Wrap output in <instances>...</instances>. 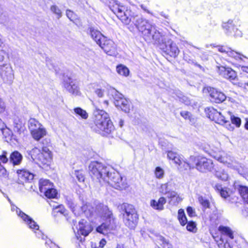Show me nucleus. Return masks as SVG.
<instances>
[{
	"label": "nucleus",
	"mask_w": 248,
	"mask_h": 248,
	"mask_svg": "<svg viewBox=\"0 0 248 248\" xmlns=\"http://www.w3.org/2000/svg\"><path fill=\"white\" fill-rule=\"evenodd\" d=\"M216 191L219 193L222 198L227 199L230 196L229 189L227 187H223L221 185L217 184L214 187Z\"/></svg>",
	"instance_id": "obj_30"
},
{
	"label": "nucleus",
	"mask_w": 248,
	"mask_h": 248,
	"mask_svg": "<svg viewBox=\"0 0 248 248\" xmlns=\"http://www.w3.org/2000/svg\"><path fill=\"white\" fill-rule=\"evenodd\" d=\"M22 160V155L17 151L13 152L10 157V161L14 165H17L20 164Z\"/></svg>",
	"instance_id": "obj_31"
},
{
	"label": "nucleus",
	"mask_w": 248,
	"mask_h": 248,
	"mask_svg": "<svg viewBox=\"0 0 248 248\" xmlns=\"http://www.w3.org/2000/svg\"><path fill=\"white\" fill-rule=\"evenodd\" d=\"M166 203V200L164 197H160L157 201L152 200L150 201V206L154 209L161 211L164 209V205Z\"/></svg>",
	"instance_id": "obj_27"
},
{
	"label": "nucleus",
	"mask_w": 248,
	"mask_h": 248,
	"mask_svg": "<svg viewBox=\"0 0 248 248\" xmlns=\"http://www.w3.org/2000/svg\"><path fill=\"white\" fill-rule=\"evenodd\" d=\"M180 100L186 105H188L190 103V101L189 99L185 96H183L182 97H180Z\"/></svg>",
	"instance_id": "obj_57"
},
{
	"label": "nucleus",
	"mask_w": 248,
	"mask_h": 248,
	"mask_svg": "<svg viewBox=\"0 0 248 248\" xmlns=\"http://www.w3.org/2000/svg\"><path fill=\"white\" fill-rule=\"evenodd\" d=\"M215 175L218 179L222 181H227L229 178L228 173L222 169H219L216 170Z\"/></svg>",
	"instance_id": "obj_34"
},
{
	"label": "nucleus",
	"mask_w": 248,
	"mask_h": 248,
	"mask_svg": "<svg viewBox=\"0 0 248 248\" xmlns=\"http://www.w3.org/2000/svg\"><path fill=\"white\" fill-rule=\"evenodd\" d=\"M50 11L55 14L58 19L61 18L62 16V13L60 8L56 5H53L50 7Z\"/></svg>",
	"instance_id": "obj_43"
},
{
	"label": "nucleus",
	"mask_w": 248,
	"mask_h": 248,
	"mask_svg": "<svg viewBox=\"0 0 248 248\" xmlns=\"http://www.w3.org/2000/svg\"><path fill=\"white\" fill-rule=\"evenodd\" d=\"M94 124L93 130L103 135L109 134L114 130L108 114L103 110L94 112Z\"/></svg>",
	"instance_id": "obj_2"
},
{
	"label": "nucleus",
	"mask_w": 248,
	"mask_h": 248,
	"mask_svg": "<svg viewBox=\"0 0 248 248\" xmlns=\"http://www.w3.org/2000/svg\"><path fill=\"white\" fill-rule=\"evenodd\" d=\"M140 7L143 10L146 12L147 13L152 14V13L150 12L149 10H148L147 7L146 6H144V5L142 4L141 5Z\"/></svg>",
	"instance_id": "obj_61"
},
{
	"label": "nucleus",
	"mask_w": 248,
	"mask_h": 248,
	"mask_svg": "<svg viewBox=\"0 0 248 248\" xmlns=\"http://www.w3.org/2000/svg\"><path fill=\"white\" fill-rule=\"evenodd\" d=\"M66 15L67 17L72 21H74L77 18V16L73 11L67 10Z\"/></svg>",
	"instance_id": "obj_50"
},
{
	"label": "nucleus",
	"mask_w": 248,
	"mask_h": 248,
	"mask_svg": "<svg viewBox=\"0 0 248 248\" xmlns=\"http://www.w3.org/2000/svg\"><path fill=\"white\" fill-rule=\"evenodd\" d=\"M167 194H168V197L169 198L171 199L170 202H173V199L175 198H176L177 202H179L182 200V199L180 198V197L179 196L177 193L175 191H169Z\"/></svg>",
	"instance_id": "obj_48"
},
{
	"label": "nucleus",
	"mask_w": 248,
	"mask_h": 248,
	"mask_svg": "<svg viewBox=\"0 0 248 248\" xmlns=\"http://www.w3.org/2000/svg\"><path fill=\"white\" fill-rule=\"evenodd\" d=\"M19 183H23L27 181L32 180L34 175L32 173L25 170H17Z\"/></svg>",
	"instance_id": "obj_24"
},
{
	"label": "nucleus",
	"mask_w": 248,
	"mask_h": 248,
	"mask_svg": "<svg viewBox=\"0 0 248 248\" xmlns=\"http://www.w3.org/2000/svg\"><path fill=\"white\" fill-rule=\"evenodd\" d=\"M5 106L4 102L0 99V113L3 112L5 110Z\"/></svg>",
	"instance_id": "obj_60"
},
{
	"label": "nucleus",
	"mask_w": 248,
	"mask_h": 248,
	"mask_svg": "<svg viewBox=\"0 0 248 248\" xmlns=\"http://www.w3.org/2000/svg\"><path fill=\"white\" fill-rule=\"evenodd\" d=\"M7 152L3 151L2 154L0 155V177H6L7 176V170L5 168L1 165V163H6L8 159L7 157Z\"/></svg>",
	"instance_id": "obj_29"
},
{
	"label": "nucleus",
	"mask_w": 248,
	"mask_h": 248,
	"mask_svg": "<svg viewBox=\"0 0 248 248\" xmlns=\"http://www.w3.org/2000/svg\"><path fill=\"white\" fill-rule=\"evenodd\" d=\"M157 241L163 248H172V245L162 236H158Z\"/></svg>",
	"instance_id": "obj_40"
},
{
	"label": "nucleus",
	"mask_w": 248,
	"mask_h": 248,
	"mask_svg": "<svg viewBox=\"0 0 248 248\" xmlns=\"http://www.w3.org/2000/svg\"><path fill=\"white\" fill-rule=\"evenodd\" d=\"M241 70L248 73V67L247 66H242Z\"/></svg>",
	"instance_id": "obj_64"
},
{
	"label": "nucleus",
	"mask_w": 248,
	"mask_h": 248,
	"mask_svg": "<svg viewBox=\"0 0 248 248\" xmlns=\"http://www.w3.org/2000/svg\"><path fill=\"white\" fill-rule=\"evenodd\" d=\"M184 60L189 63L194 64L201 69L202 68V66L200 64H198L197 62H196L195 60L188 54H184Z\"/></svg>",
	"instance_id": "obj_41"
},
{
	"label": "nucleus",
	"mask_w": 248,
	"mask_h": 248,
	"mask_svg": "<svg viewBox=\"0 0 248 248\" xmlns=\"http://www.w3.org/2000/svg\"><path fill=\"white\" fill-rule=\"evenodd\" d=\"M187 224L186 226V229L187 231L189 232H194V230L196 229V224L195 222L193 221H189L187 222Z\"/></svg>",
	"instance_id": "obj_53"
},
{
	"label": "nucleus",
	"mask_w": 248,
	"mask_h": 248,
	"mask_svg": "<svg viewBox=\"0 0 248 248\" xmlns=\"http://www.w3.org/2000/svg\"><path fill=\"white\" fill-rule=\"evenodd\" d=\"M90 33L92 38L98 45L101 44V41L103 39H105V37L99 31L93 28H90Z\"/></svg>",
	"instance_id": "obj_28"
},
{
	"label": "nucleus",
	"mask_w": 248,
	"mask_h": 248,
	"mask_svg": "<svg viewBox=\"0 0 248 248\" xmlns=\"http://www.w3.org/2000/svg\"><path fill=\"white\" fill-rule=\"evenodd\" d=\"M45 196L48 198H54L56 197L57 192L56 190L52 187L46 189L44 192H43Z\"/></svg>",
	"instance_id": "obj_39"
},
{
	"label": "nucleus",
	"mask_w": 248,
	"mask_h": 248,
	"mask_svg": "<svg viewBox=\"0 0 248 248\" xmlns=\"http://www.w3.org/2000/svg\"><path fill=\"white\" fill-rule=\"evenodd\" d=\"M178 154H178L176 152L169 151L167 153V157L169 160H172L173 161L174 159L175 158V157H176V156H177Z\"/></svg>",
	"instance_id": "obj_54"
},
{
	"label": "nucleus",
	"mask_w": 248,
	"mask_h": 248,
	"mask_svg": "<svg viewBox=\"0 0 248 248\" xmlns=\"http://www.w3.org/2000/svg\"><path fill=\"white\" fill-rule=\"evenodd\" d=\"M239 192L244 201L248 204V188L244 186H240Z\"/></svg>",
	"instance_id": "obj_36"
},
{
	"label": "nucleus",
	"mask_w": 248,
	"mask_h": 248,
	"mask_svg": "<svg viewBox=\"0 0 248 248\" xmlns=\"http://www.w3.org/2000/svg\"><path fill=\"white\" fill-rule=\"evenodd\" d=\"M116 227V220H111L110 223L106 221L96 228V231L100 233L107 234L108 231L114 230Z\"/></svg>",
	"instance_id": "obj_22"
},
{
	"label": "nucleus",
	"mask_w": 248,
	"mask_h": 248,
	"mask_svg": "<svg viewBox=\"0 0 248 248\" xmlns=\"http://www.w3.org/2000/svg\"><path fill=\"white\" fill-rule=\"evenodd\" d=\"M31 158L37 163L49 165L52 159V154L46 147H43L42 150L35 147L31 151Z\"/></svg>",
	"instance_id": "obj_5"
},
{
	"label": "nucleus",
	"mask_w": 248,
	"mask_h": 248,
	"mask_svg": "<svg viewBox=\"0 0 248 248\" xmlns=\"http://www.w3.org/2000/svg\"><path fill=\"white\" fill-rule=\"evenodd\" d=\"M198 201L203 208H207L210 206V202L208 200L202 196H199Z\"/></svg>",
	"instance_id": "obj_45"
},
{
	"label": "nucleus",
	"mask_w": 248,
	"mask_h": 248,
	"mask_svg": "<svg viewBox=\"0 0 248 248\" xmlns=\"http://www.w3.org/2000/svg\"><path fill=\"white\" fill-rule=\"evenodd\" d=\"M180 114L185 119H188L191 121V115L190 112L187 111H183L181 112Z\"/></svg>",
	"instance_id": "obj_56"
},
{
	"label": "nucleus",
	"mask_w": 248,
	"mask_h": 248,
	"mask_svg": "<svg viewBox=\"0 0 248 248\" xmlns=\"http://www.w3.org/2000/svg\"><path fill=\"white\" fill-rule=\"evenodd\" d=\"M62 84L64 88L69 93L78 95L79 93V88L76 80L68 77H64Z\"/></svg>",
	"instance_id": "obj_16"
},
{
	"label": "nucleus",
	"mask_w": 248,
	"mask_h": 248,
	"mask_svg": "<svg viewBox=\"0 0 248 248\" xmlns=\"http://www.w3.org/2000/svg\"><path fill=\"white\" fill-rule=\"evenodd\" d=\"M218 230L221 233L219 240L217 242L219 248H233L230 244L226 241L224 242L223 237L224 236H228L231 239H233V232L232 230L227 227L220 226L218 228Z\"/></svg>",
	"instance_id": "obj_13"
},
{
	"label": "nucleus",
	"mask_w": 248,
	"mask_h": 248,
	"mask_svg": "<svg viewBox=\"0 0 248 248\" xmlns=\"http://www.w3.org/2000/svg\"><path fill=\"white\" fill-rule=\"evenodd\" d=\"M209 109L210 113V114H209L210 117H211V115H213V119L218 124H224L227 122V121L225 120L224 116H223L220 112H218L214 108H211Z\"/></svg>",
	"instance_id": "obj_26"
},
{
	"label": "nucleus",
	"mask_w": 248,
	"mask_h": 248,
	"mask_svg": "<svg viewBox=\"0 0 248 248\" xmlns=\"http://www.w3.org/2000/svg\"><path fill=\"white\" fill-rule=\"evenodd\" d=\"M218 51L221 53H225L229 56L233 58L236 60L242 61L243 58L248 59V57L243 54L231 50L230 48L223 46H217Z\"/></svg>",
	"instance_id": "obj_20"
},
{
	"label": "nucleus",
	"mask_w": 248,
	"mask_h": 248,
	"mask_svg": "<svg viewBox=\"0 0 248 248\" xmlns=\"http://www.w3.org/2000/svg\"><path fill=\"white\" fill-rule=\"evenodd\" d=\"M7 127L5 123L2 121V120L0 118V130L4 134V131L6 130Z\"/></svg>",
	"instance_id": "obj_58"
},
{
	"label": "nucleus",
	"mask_w": 248,
	"mask_h": 248,
	"mask_svg": "<svg viewBox=\"0 0 248 248\" xmlns=\"http://www.w3.org/2000/svg\"><path fill=\"white\" fill-rule=\"evenodd\" d=\"M207 90L212 102L220 103L226 100V96L225 94L217 89L209 87Z\"/></svg>",
	"instance_id": "obj_18"
},
{
	"label": "nucleus",
	"mask_w": 248,
	"mask_h": 248,
	"mask_svg": "<svg viewBox=\"0 0 248 248\" xmlns=\"http://www.w3.org/2000/svg\"><path fill=\"white\" fill-rule=\"evenodd\" d=\"M242 21L239 18H234L233 19H229L227 22L223 23L222 27L227 35L241 37L242 33L238 27H240Z\"/></svg>",
	"instance_id": "obj_8"
},
{
	"label": "nucleus",
	"mask_w": 248,
	"mask_h": 248,
	"mask_svg": "<svg viewBox=\"0 0 248 248\" xmlns=\"http://www.w3.org/2000/svg\"><path fill=\"white\" fill-rule=\"evenodd\" d=\"M75 175L79 182H81L84 181L85 177L82 171L76 170L75 172Z\"/></svg>",
	"instance_id": "obj_51"
},
{
	"label": "nucleus",
	"mask_w": 248,
	"mask_h": 248,
	"mask_svg": "<svg viewBox=\"0 0 248 248\" xmlns=\"http://www.w3.org/2000/svg\"><path fill=\"white\" fill-rule=\"evenodd\" d=\"M109 7L124 24L127 25L130 22L134 23L146 42L156 44L163 43V35L156 29L155 26L147 20L137 15H131V11L127 9L125 6L120 5L115 0H110Z\"/></svg>",
	"instance_id": "obj_1"
},
{
	"label": "nucleus",
	"mask_w": 248,
	"mask_h": 248,
	"mask_svg": "<svg viewBox=\"0 0 248 248\" xmlns=\"http://www.w3.org/2000/svg\"><path fill=\"white\" fill-rule=\"evenodd\" d=\"M74 111L77 116H80L83 119H87L88 117L87 112L81 108L77 107L75 108Z\"/></svg>",
	"instance_id": "obj_35"
},
{
	"label": "nucleus",
	"mask_w": 248,
	"mask_h": 248,
	"mask_svg": "<svg viewBox=\"0 0 248 248\" xmlns=\"http://www.w3.org/2000/svg\"><path fill=\"white\" fill-rule=\"evenodd\" d=\"M155 175L157 179H162L164 176V170L160 167H157L155 170Z\"/></svg>",
	"instance_id": "obj_47"
},
{
	"label": "nucleus",
	"mask_w": 248,
	"mask_h": 248,
	"mask_svg": "<svg viewBox=\"0 0 248 248\" xmlns=\"http://www.w3.org/2000/svg\"><path fill=\"white\" fill-rule=\"evenodd\" d=\"M217 73L223 78L230 81H234L237 78L236 73L230 67H225L221 65H217Z\"/></svg>",
	"instance_id": "obj_15"
},
{
	"label": "nucleus",
	"mask_w": 248,
	"mask_h": 248,
	"mask_svg": "<svg viewBox=\"0 0 248 248\" xmlns=\"http://www.w3.org/2000/svg\"><path fill=\"white\" fill-rule=\"evenodd\" d=\"M164 52L167 55L172 57H176L179 53V50L176 45L171 40H169L165 44V47L163 48Z\"/></svg>",
	"instance_id": "obj_21"
},
{
	"label": "nucleus",
	"mask_w": 248,
	"mask_h": 248,
	"mask_svg": "<svg viewBox=\"0 0 248 248\" xmlns=\"http://www.w3.org/2000/svg\"><path fill=\"white\" fill-rule=\"evenodd\" d=\"M106 244V241L104 239H102L100 242L99 246L103 248Z\"/></svg>",
	"instance_id": "obj_63"
},
{
	"label": "nucleus",
	"mask_w": 248,
	"mask_h": 248,
	"mask_svg": "<svg viewBox=\"0 0 248 248\" xmlns=\"http://www.w3.org/2000/svg\"><path fill=\"white\" fill-rule=\"evenodd\" d=\"M24 124L22 121L18 117H16L13 121V129L15 132L20 134Z\"/></svg>",
	"instance_id": "obj_32"
},
{
	"label": "nucleus",
	"mask_w": 248,
	"mask_h": 248,
	"mask_svg": "<svg viewBox=\"0 0 248 248\" xmlns=\"http://www.w3.org/2000/svg\"><path fill=\"white\" fill-rule=\"evenodd\" d=\"M50 206L52 207L53 209L55 212L57 213H60L61 214L64 215L66 210L63 206L62 205H55L54 204L52 205L51 203H49Z\"/></svg>",
	"instance_id": "obj_46"
},
{
	"label": "nucleus",
	"mask_w": 248,
	"mask_h": 248,
	"mask_svg": "<svg viewBox=\"0 0 248 248\" xmlns=\"http://www.w3.org/2000/svg\"><path fill=\"white\" fill-rule=\"evenodd\" d=\"M66 203L68 207L72 210L73 212L76 214V211L78 210L79 207L75 204L74 200L71 198L66 199Z\"/></svg>",
	"instance_id": "obj_42"
},
{
	"label": "nucleus",
	"mask_w": 248,
	"mask_h": 248,
	"mask_svg": "<svg viewBox=\"0 0 248 248\" xmlns=\"http://www.w3.org/2000/svg\"><path fill=\"white\" fill-rule=\"evenodd\" d=\"M230 118L232 124H235L237 127H239L240 126L241 121L240 118L232 115H231Z\"/></svg>",
	"instance_id": "obj_49"
},
{
	"label": "nucleus",
	"mask_w": 248,
	"mask_h": 248,
	"mask_svg": "<svg viewBox=\"0 0 248 248\" xmlns=\"http://www.w3.org/2000/svg\"><path fill=\"white\" fill-rule=\"evenodd\" d=\"M178 219L182 226L187 223V219L183 209H179L178 212Z\"/></svg>",
	"instance_id": "obj_37"
},
{
	"label": "nucleus",
	"mask_w": 248,
	"mask_h": 248,
	"mask_svg": "<svg viewBox=\"0 0 248 248\" xmlns=\"http://www.w3.org/2000/svg\"><path fill=\"white\" fill-rule=\"evenodd\" d=\"M11 211L12 212H16V215L22 219L30 229L32 230L38 231L39 230V226L31 217L13 204H11Z\"/></svg>",
	"instance_id": "obj_11"
},
{
	"label": "nucleus",
	"mask_w": 248,
	"mask_h": 248,
	"mask_svg": "<svg viewBox=\"0 0 248 248\" xmlns=\"http://www.w3.org/2000/svg\"><path fill=\"white\" fill-rule=\"evenodd\" d=\"M78 231L72 238V243L76 248H84L85 237L92 232L91 225L86 220H80L77 226Z\"/></svg>",
	"instance_id": "obj_3"
},
{
	"label": "nucleus",
	"mask_w": 248,
	"mask_h": 248,
	"mask_svg": "<svg viewBox=\"0 0 248 248\" xmlns=\"http://www.w3.org/2000/svg\"><path fill=\"white\" fill-rule=\"evenodd\" d=\"M99 207L100 208L101 215L106 219V221H107L108 223H110L111 220H115L113 218L111 211L109 210L107 206L100 205Z\"/></svg>",
	"instance_id": "obj_25"
},
{
	"label": "nucleus",
	"mask_w": 248,
	"mask_h": 248,
	"mask_svg": "<svg viewBox=\"0 0 248 248\" xmlns=\"http://www.w3.org/2000/svg\"><path fill=\"white\" fill-rule=\"evenodd\" d=\"M186 211L188 216L190 217H193L195 215V212L191 207H188Z\"/></svg>",
	"instance_id": "obj_59"
},
{
	"label": "nucleus",
	"mask_w": 248,
	"mask_h": 248,
	"mask_svg": "<svg viewBox=\"0 0 248 248\" xmlns=\"http://www.w3.org/2000/svg\"><path fill=\"white\" fill-rule=\"evenodd\" d=\"M213 157L220 163L227 165L228 167L238 170L237 162L232 157L224 152H220L219 154L213 155Z\"/></svg>",
	"instance_id": "obj_10"
},
{
	"label": "nucleus",
	"mask_w": 248,
	"mask_h": 248,
	"mask_svg": "<svg viewBox=\"0 0 248 248\" xmlns=\"http://www.w3.org/2000/svg\"><path fill=\"white\" fill-rule=\"evenodd\" d=\"M4 54H5V52L3 51H0V61H3L4 60Z\"/></svg>",
	"instance_id": "obj_62"
},
{
	"label": "nucleus",
	"mask_w": 248,
	"mask_h": 248,
	"mask_svg": "<svg viewBox=\"0 0 248 248\" xmlns=\"http://www.w3.org/2000/svg\"><path fill=\"white\" fill-rule=\"evenodd\" d=\"M29 128L32 138L36 140H39L46 134L45 128L35 119L29 120Z\"/></svg>",
	"instance_id": "obj_9"
},
{
	"label": "nucleus",
	"mask_w": 248,
	"mask_h": 248,
	"mask_svg": "<svg viewBox=\"0 0 248 248\" xmlns=\"http://www.w3.org/2000/svg\"><path fill=\"white\" fill-rule=\"evenodd\" d=\"M124 213L123 220L124 224L130 229H134L137 225L138 215L133 205L128 204L124 205Z\"/></svg>",
	"instance_id": "obj_6"
},
{
	"label": "nucleus",
	"mask_w": 248,
	"mask_h": 248,
	"mask_svg": "<svg viewBox=\"0 0 248 248\" xmlns=\"http://www.w3.org/2000/svg\"><path fill=\"white\" fill-rule=\"evenodd\" d=\"M116 70L117 73L121 75L126 77L129 75V69L123 65L120 64L117 66Z\"/></svg>",
	"instance_id": "obj_38"
},
{
	"label": "nucleus",
	"mask_w": 248,
	"mask_h": 248,
	"mask_svg": "<svg viewBox=\"0 0 248 248\" xmlns=\"http://www.w3.org/2000/svg\"><path fill=\"white\" fill-rule=\"evenodd\" d=\"M238 86L248 91V79L240 81L238 82Z\"/></svg>",
	"instance_id": "obj_55"
},
{
	"label": "nucleus",
	"mask_w": 248,
	"mask_h": 248,
	"mask_svg": "<svg viewBox=\"0 0 248 248\" xmlns=\"http://www.w3.org/2000/svg\"><path fill=\"white\" fill-rule=\"evenodd\" d=\"M98 45L108 55L111 56L115 55L116 52V46L112 40L107 39L105 37V39H103L101 41V44Z\"/></svg>",
	"instance_id": "obj_17"
},
{
	"label": "nucleus",
	"mask_w": 248,
	"mask_h": 248,
	"mask_svg": "<svg viewBox=\"0 0 248 248\" xmlns=\"http://www.w3.org/2000/svg\"><path fill=\"white\" fill-rule=\"evenodd\" d=\"M114 105L118 108H120L126 113L129 112L130 102L124 98L122 94L116 92L114 95Z\"/></svg>",
	"instance_id": "obj_12"
},
{
	"label": "nucleus",
	"mask_w": 248,
	"mask_h": 248,
	"mask_svg": "<svg viewBox=\"0 0 248 248\" xmlns=\"http://www.w3.org/2000/svg\"><path fill=\"white\" fill-rule=\"evenodd\" d=\"M89 170L93 180L103 185V179H105L107 175L110 173V170H113V169L97 161H93L89 166Z\"/></svg>",
	"instance_id": "obj_4"
},
{
	"label": "nucleus",
	"mask_w": 248,
	"mask_h": 248,
	"mask_svg": "<svg viewBox=\"0 0 248 248\" xmlns=\"http://www.w3.org/2000/svg\"><path fill=\"white\" fill-rule=\"evenodd\" d=\"M94 92L99 97H102L104 94V90L101 89L98 85L94 84L93 85Z\"/></svg>",
	"instance_id": "obj_44"
},
{
	"label": "nucleus",
	"mask_w": 248,
	"mask_h": 248,
	"mask_svg": "<svg viewBox=\"0 0 248 248\" xmlns=\"http://www.w3.org/2000/svg\"><path fill=\"white\" fill-rule=\"evenodd\" d=\"M168 183L162 184L160 188V192L163 194H166L169 192Z\"/></svg>",
	"instance_id": "obj_52"
},
{
	"label": "nucleus",
	"mask_w": 248,
	"mask_h": 248,
	"mask_svg": "<svg viewBox=\"0 0 248 248\" xmlns=\"http://www.w3.org/2000/svg\"><path fill=\"white\" fill-rule=\"evenodd\" d=\"M173 162L178 166L181 170H187L191 168L190 165L186 161L183 155L178 154L173 161Z\"/></svg>",
	"instance_id": "obj_23"
},
{
	"label": "nucleus",
	"mask_w": 248,
	"mask_h": 248,
	"mask_svg": "<svg viewBox=\"0 0 248 248\" xmlns=\"http://www.w3.org/2000/svg\"><path fill=\"white\" fill-rule=\"evenodd\" d=\"M214 165L211 159L204 157H199L196 163V169L201 172L210 171L213 169Z\"/></svg>",
	"instance_id": "obj_14"
},
{
	"label": "nucleus",
	"mask_w": 248,
	"mask_h": 248,
	"mask_svg": "<svg viewBox=\"0 0 248 248\" xmlns=\"http://www.w3.org/2000/svg\"><path fill=\"white\" fill-rule=\"evenodd\" d=\"M104 184H108L114 188L122 190L127 187V184L125 182V180L117 172H115L114 170H110V173L108 175H107V177L103 179Z\"/></svg>",
	"instance_id": "obj_7"
},
{
	"label": "nucleus",
	"mask_w": 248,
	"mask_h": 248,
	"mask_svg": "<svg viewBox=\"0 0 248 248\" xmlns=\"http://www.w3.org/2000/svg\"><path fill=\"white\" fill-rule=\"evenodd\" d=\"M52 186H53L52 184L49 180L46 179L40 180L39 189L41 193Z\"/></svg>",
	"instance_id": "obj_33"
},
{
	"label": "nucleus",
	"mask_w": 248,
	"mask_h": 248,
	"mask_svg": "<svg viewBox=\"0 0 248 248\" xmlns=\"http://www.w3.org/2000/svg\"><path fill=\"white\" fill-rule=\"evenodd\" d=\"M0 75L3 80L9 83L14 79L13 69L8 65H4L0 68Z\"/></svg>",
	"instance_id": "obj_19"
}]
</instances>
